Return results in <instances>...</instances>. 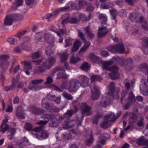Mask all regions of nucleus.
<instances>
[{"instance_id":"obj_24","label":"nucleus","mask_w":148,"mask_h":148,"mask_svg":"<svg viewBox=\"0 0 148 148\" xmlns=\"http://www.w3.org/2000/svg\"><path fill=\"white\" fill-rule=\"evenodd\" d=\"M80 60V59L79 58L77 57L76 58L74 56H72L70 59V62L71 63L74 64L77 63Z\"/></svg>"},{"instance_id":"obj_16","label":"nucleus","mask_w":148,"mask_h":148,"mask_svg":"<svg viewBox=\"0 0 148 148\" xmlns=\"http://www.w3.org/2000/svg\"><path fill=\"white\" fill-rule=\"evenodd\" d=\"M55 62V59L54 58H52L49 59L48 61V62L45 65L43 64L44 67L47 68H49V67L51 66Z\"/></svg>"},{"instance_id":"obj_20","label":"nucleus","mask_w":148,"mask_h":148,"mask_svg":"<svg viewBox=\"0 0 148 148\" xmlns=\"http://www.w3.org/2000/svg\"><path fill=\"white\" fill-rule=\"evenodd\" d=\"M16 130L14 129H12L10 130V131L9 132L10 133V134L8 135V138L10 139H12L13 138V135L15 133Z\"/></svg>"},{"instance_id":"obj_43","label":"nucleus","mask_w":148,"mask_h":148,"mask_svg":"<svg viewBox=\"0 0 148 148\" xmlns=\"http://www.w3.org/2000/svg\"><path fill=\"white\" fill-rule=\"evenodd\" d=\"M73 113V110L68 111L65 114V116H70Z\"/></svg>"},{"instance_id":"obj_60","label":"nucleus","mask_w":148,"mask_h":148,"mask_svg":"<svg viewBox=\"0 0 148 148\" xmlns=\"http://www.w3.org/2000/svg\"><path fill=\"white\" fill-rule=\"evenodd\" d=\"M14 51L17 53H19L20 52V49L18 47H16L15 48L14 50Z\"/></svg>"},{"instance_id":"obj_8","label":"nucleus","mask_w":148,"mask_h":148,"mask_svg":"<svg viewBox=\"0 0 148 148\" xmlns=\"http://www.w3.org/2000/svg\"><path fill=\"white\" fill-rule=\"evenodd\" d=\"M78 35L85 42V44L84 46L80 49L79 51L80 53H83L85 52L87 49L88 48L90 45V42H85L83 34L79 31L78 32Z\"/></svg>"},{"instance_id":"obj_58","label":"nucleus","mask_w":148,"mask_h":148,"mask_svg":"<svg viewBox=\"0 0 148 148\" xmlns=\"http://www.w3.org/2000/svg\"><path fill=\"white\" fill-rule=\"evenodd\" d=\"M137 100L139 101H142L143 100V98L140 96H138L136 97Z\"/></svg>"},{"instance_id":"obj_5","label":"nucleus","mask_w":148,"mask_h":148,"mask_svg":"<svg viewBox=\"0 0 148 148\" xmlns=\"http://www.w3.org/2000/svg\"><path fill=\"white\" fill-rule=\"evenodd\" d=\"M48 34H45L42 33L36 34L35 35L36 39L39 40L41 41H44L45 40H48L49 43L51 42L50 41H51V42H53L52 38L49 37L48 38Z\"/></svg>"},{"instance_id":"obj_18","label":"nucleus","mask_w":148,"mask_h":148,"mask_svg":"<svg viewBox=\"0 0 148 148\" xmlns=\"http://www.w3.org/2000/svg\"><path fill=\"white\" fill-rule=\"evenodd\" d=\"M74 85V86H72L71 87L69 88V90L71 92L75 91L76 90V89H77L78 88V86L79 84V82L78 81H76L75 83H72Z\"/></svg>"},{"instance_id":"obj_54","label":"nucleus","mask_w":148,"mask_h":148,"mask_svg":"<svg viewBox=\"0 0 148 148\" xmlns=\"http://www.w3.org/2000/svg\"><path fill=\"white\" fill-rule=\"evenodd\" d=\"M19 101V98L17 97H15L14 100V103L16 104L18 103Z\"/></svg>"},{"instance_id":"obj_47","label":"nucleus","mask_w":148,"mask_h":148,"mask_svg":"<svg viewBox=\"0 0 148 148\" xmlns=\"http://www.w3.org/2000/svg\"><path fill=\"white\" fill-rule=\"evenodd\" d=\"M9 58V56L6 55H2L0 56V60H6V59H8Z\"/></svg>"},{"instance_id":"obj_63","label":"nucleus","mask_w":148,"mask_h":148,"mask_svg":"<svg viewBox=\"0 0 148 148\" xmlns=\"http://www.w3.org/2000/svg\"><path fill=\"white\" fill-rule=\"evenodd\" d=\"M32 111H33L34 113L36 114H39L37 112H36L37 111H38V109L36 108H33V110H31Z\"/></svg>"},{"instance_id":"obj_23","label":"nucleus","mask_w":148,"mask_h":148,"mask_svg":"<svg viewBox=\"0 0 148 148\" xmlns=\"http://www.w3.org/2000/svg\"><path fill=\"white\" fill-rule=\"evenodd\" d=\"M23 3V0H16L14 4L13 7H17L21 5Z\"/></svg>"},{"instance_id":"obj_11","label":"nucleus","mask_w":148,"mask_h":148,"mask_svg":"<svg viewBox=\"0 0 148 148\" xmlns=\"http://www.w3.org/2000/svg\"><path fill=\"white\" fill-rule=\"evenodd\" d=\"M94 90H93L92 97L94 100L97 99L99 96L100 92L99 89L96 86L94 87Z\"/></svg>"},{"instance_id":"obj_25","label":"nucleus","mask_w":148,"mask_h":148,"mask_svg":"<svg viewBox=\"0 0 148 148\" xmlns=\"http://www.w3.org/2000/svg\"><path fill=\"white\" fill-rule=\"evenodd\" d=\"M91 79L92 82L96 80L100 81L101 80V78L99 76L94 75L91 77Z\"/></svg>"},{"instance_id":"obj_26","label":"nucleus","mask_w":148,"mask_h":148,"mask_svg":"<svg viewBox=\"0 0 148 148\" xmlns=\"http://www.w3.org/2000/svg\"><path fill=\"white\" fill-rule=\"evenodd\" d=\"M88 81V79L85 76H84L83 81V83L81 85L83 87H85L86 85L87 84V82Z\"/></svg>"},{"instance_id":"obj_13","label":"nucleus","mask_w":148,"mask_h":148,"mask_svg":"<svg viewBox=\"0 0 148 148\" xmlns=\"http://www.w3.org/2000/svg\"><path fill=\"white\" fill-rule=\"evenodd\" d=\"M43 81V80L42 79L32 81V83L29 86V88L31 89H36V88L34 87L35 86L34 85L41 83Z\"/></svg>"},{"instance_id":"obj_19","label":"nucleus","mask_w":148,"mask_h":148,"mask_svg":"<svg viewBox=\"0 0 148 148\" xmlns=\"http://www.w3.org/2000/svg\"><path fill=\"white\" fill-rule=\"evenodd\" d=\"M90 66L88 64L87 62H84L81 67L82 69L85 71L88 70L90 69Z\"/></svg>"},{"instance_id":"obj_30","label":"nucleus","mask_w":148,"mask_h":148,"mask_svg":"<svg viewBox=\"0 0 148 148\" xmlns=\"http://www.w3.org/2000/svg\"><path fill=\"white\" fill-rule=\"evenodd\" d=\"M40 55L37 52L34 53L32 55V57L33 59H36L40 57Z\"/></svg>"},{"instance_id":"obj_41","label":"nucleus","mask_w":148,"mask_h":148,"mask_svg":"<svg viewBox=\"0 0 148 148\" xmlns=\"http://www.w3.org/2000/svg\"><path fill=\"white\" fill-rule=\"evenodd\" d=\"M93 140V138L92 137L89 140H87L86 142V144L88 146H89L92 143Z\"/></svg>"},{"instance_id":"obj_40","label":"nucleus","mask_w":148,"mask_h":148,"mask_svg":"<svg viewBox=\"0 0 148 148\" xmlns=\"http://www.w3.org/2000/svg\"><path fill=\"white\" fill-rule=\"evenodd\" d=\"M63 95L64 97L68 99H71L72 98V97L71 95L67 93H65Z\"/></svg>"},{"instance_id":"obj_27","label":"nucleus","mask_w":148,"mask_h":148,"mask_svg":"<svg viewBox=\"0 0 148 148\" xmlns=\"http://www.w3.org/2000/svg\"><path fill=\"white\" fill-rule=\"evenodd\" d=\"M110 11L112 16V19H114L115 16L117 14L116 10L112 8V10H110Z\"/></svg>"},{"instance_id":"obj_2","label":"nucleus","mask_w":148,"mask_h":148,"mask_svg":"<svg viewBox=\"0 0 148 148\" xmlns=\"http://www.w3.org/2000/svg\"><path fill=\"white\" fill-rule=\"evenodd\" d=\"M23 18L22 16L17 14H12L7 15L4 21V24L6 25H11L15 20H20Z\"/></svg>"},{"instance_id":"obj_34","label":"nucleus","mask_w":148,"mask_h":148,"mask_svg":"<svg viewBox=\"0 0 148 148\" xmlns=\"http://www.w3.org/2000/svg\"><path fill=\"white\" fill-rule=\"evenodd\" d=\"M113 6L112 3H109V5L107 4H102L101 7L103 9H107L109 8L110 7Z\"/></svg>"},{"instance_id":"obj_64","label":"nucleus","mask_w":148,"mask_h":148,"mask_svg":"<svg viewBox=\"0 0 148 148\" xmlns=\"http://www.w3.org/2000/svg\"><path fill=\"white\" fill-rule=\"evenodd\" d=\"M144 42H145L146 46L148 47V38H146L144 40Z\"/></svg>"},{"instance_id":"obj_15","label":"nucleus","mask_w":148,"mask_h":148,"mask_svg":"<svg viewBox=\"0 0 148 148\" xmlns=\"http://www.w3.org/2000/svg\"><path fill=\"white\" fill-rule=\"evenodd\" d=\"M98 17L102 24H106L107 19V18L105 14H100L98 16Z\"/></svg>"},{"instance_id":"obj_9","label":"nucleus","mask_w":148,"mask_h":148,"mask_svg":"<svg viewBox=\"0 0 148 148\" xmlns=\"http://www.w3.org/2000/svg\"><path fill=\"white\" fill-rule=\"evenodd\" d=\"M9 117L8 116H6L3 120V123L0 127V131L2 132L3 133L5 132L8 129V126L6 124L7 122Z\"/></svg>"},{"instance_id":"obj_45","label":"nucleus","mask_w":148,"mask_h":148,"mask_svg":"<svg viewBox=\"0 0 148 148\" xmlns=\"http://www.w3.org/2000/svg\"><path fill=\"white\" fill-rule=\"evenodd\" d=\"M42 130V127L40 126L39 127H35L33 129V131L36 132H39Z\"/></svg>"},{"instance_id":"obj_39","label":"nucleus","mask_w":148,"mask_h":148,"mask_svg":"<svg viewBox=\"0 0 148 148\" xmlns=\"http://www.w3.org/2000/svg\"><path fill=\"white\" fill-rule=\"evenodd\" d=\"M45 51L46 54L47 55H50L52 54V52L51 50V48L49 47H48L46 49Z\"/></svg>"},{"instance_id":"obj_29","label":"nucleus","mask_w":148,"mask_h":148,"mask_svg":"<svg viewBox=\"0 0 148 148\" xmlns=\"http://www.w3.org/2000/svg\"><path fill=\"white\" fill-rule=\"evenodd\" d=\"M85 30L87 33L89 37L90 38H92L94 37V35L91 32H89L88 27L86 28Z\"/></svg>"},{"instance_id":"obj_46","label":"nucleus","mask_w":148,"mask_h":148,"mask_svg":"<svg viewBox=\"0 0 148 148\" xmlns=\"http://www.w3.org/2000/svg\"><path fill=\"white\" fill-rule=\"evenodd\" d=\"M68 57V56L67 55H63L61 56V60L62 61H64L66 60L67 59Z\"/></svg>"},{"instance_id":"obj_10","label":"nucleus","mask_w":148,"mask_h":148,"mask_svg":"<svg viewBox=\"0 0 148 148\" xmlns=\"http://www.w3.org/2000/svg\"><path fill=\"white\" fill-rule=\"evenodd\" d=\"M99 31L98 32L99 37H102L104 36L108 32V30L103 25L99 26Z\"/></svg>"},{"instance_id":"obj_32","label":"nucleus","mask_w":148,"mask_h":148,"mask_svg":"<svg viewBox=\"0 0 148 148\" xmlns=\"http://www.w3.org/2000/svg\"><path fill=\"white\" fill-rule=\"evenodd\" d=\"M47 136L48 135L47 133L46 132H43L42 134H41L40 137L38 136H37V137L38 138H42L45 139L47 137Z\"/></svg>"},{"instance_id":"obj_55","label":"nucleus","mask_w":148,"mask_h":148,"mask_svg":"<svg viewBox=\"0 0 148 148\" xmlns=\"http://www.w3.org/2000/svg\"><path fill=\"white\" fill-rule=\"evenodd\" d=\"M94 9V8L91 5H90L87 8V10L90 11H92Z\"/></svg>"},{"instance_id":"obj_1","label":"nucleus","mask_w":148,"mask_h":148,"mask_svg":"<svg viewBox=\"0 0 148 148\" xmlns=\"http://www.w3.org/2000/svg\"><path fill=\"white\" fill-rule=\"evenodd\" d=\"M121 114V112H119L115 116L112 112H110L107 116L105 117L104 121L101 124V127L106 128L108 126V123L109 121H114L119 118Z\"/></svg>"},{"instance_id":"obj_4","label":"nucleus","mask_w":148,"mask_h":148,"mask_svg":"<svg viewBox=\"0 0 148 148\" xmlns=\"http://www.w3.org/2000/svg\"><path fill=\"white\" fill-rule=\"evenodd\" d=\"M90 18V16L86 17L83 14H80L79 16V18L77 19L75 17H73L71 18H68L67 19L63 20L62 22V24H64L65 23L69 21L71 23H75L79 22L80 20L84 21L88 20Z\"/></svg>"},{"instance_id":"obj_7","label":"nucleus","mask_w":148,"mask_h":148,"mask_svg":"<svg viewBox=\"0 0 148 148\" xmlns=\"http://www.w3.org/2000/svg\"><path fill=\"white\" fill-rule=\"evenodd\" d=\"M112 63V62L111 61H108L107 62H103L102 63V64L103 66L104 69L109 70L113 74H114L117 72L118 68L116 66H114L113 67L109 69L108 68V67Z\"/></svg>"},{"instance_id":"obj_61","label":"nucleus","mask_w":148,"mask_h":148,"mask_svg":"<svg viewBox=\"0 0 148 148\" xmlns=\"http://www.w3.org/2000/svg\"><path fill=\"white\" fill-rule=\"evenodd\" d=\"M52 16V15L51 14H47L46 16V19H49Z\"/></svg>"},{"instance_id":"obj_21","label":"nucleus","mask_w":148,"mask_h":148,"mask_svg":"<svg viewBox=\"0 0 148 148\" xmlns=\"http://www.w3.org/2000/svg\"><path fill=\"white\" fill-rule=\"evenodd\" d=\"M68 8L66 7H63L59 9H58L56 10L54 12V14L55 15H57L59 13L60 11H64L67 10Z\"/></svg>"},{"instance_id":"obj_53","label":"nucleus","mask_w":148,"mask_h":148,"mask_svg":"<svg viewBox=\"0 0 148 148\" xmlns=\"http://www.w3.org/2000/svg\"><path fill=\"white\" fill-rule=\"evenodd\" d=\"M47 123V122L45 121H41L40 122H37V124H38L44 125L46 124Z\"/></svg>"},{"instance_id":"obj_48","label":"nucleus","mask_w":148,"mask_h":148,"mask_svg":"<svg viewBox=\"0 0 148 148\" xmlns=\"http://www.w3.org/2000/svg\"><path fill=\"white\" fill-rule=\"evenodd\" d=\"M56 33L58 36H61L63 34L64 32L62 29H60L57 31Z\"/></svg>"},{"instance_id":"obj_59","label":"nucleus","mask_w":148,"mask_h":148,"mask_svg":"<svg viewBox=\"0 0 148 148\" xmlns=\"http://www.w3.org/2000/svg\"><path fill=\"white\" fill-rule=\"evenodd\" d=\"M126 1H127L129 4H130L131 5L134 2V1L135 0H125Z\"/></svg>"},{"instance_id":"obj_6","label":"nucleus","mask_w":148,"mask_h":148,"mask_svg":"<svg viewBox=\"0 0 148 148\" xmlns=\"http://www.w3.org/2000/svg\"><path fill=\"white\" fill-rule=\"evenodd\" d=\"M108 49L110 51L114 53L118 52L120 53H123L125 51V49L123 45L113 46H110L108 47Z\"/></svg>"},{"instance_id":"obj_50","label":"nucleus","mask_w":148,"mask_h":148,"mask_svg":"<svg viewBox=\"0 0 148 148\" xmlns=\"http://www.w3.org/2000/svg\"><path fill=\"white\" fill-rule=\"evenodd\" d=\"M143 70H144L145 71H147L148 73V66L147 65L145 64L143 67Z\"/></svg>"},{"instance_id":"obj_51","label":"nucleus","mask_w":148,"mask_h":148,"mask_svg":"<svg viewBox=\"0 0 148 148\" xmlns=\"http://www.w3.org/2000/svg\"><path fill=\"white\" fill-rule=\"evenodd\" d=\"M53 81L52 78L50 77H48L47 79V84H49L51 83Z\"/></svg>"},{"instance_id":"obj_12","label":"nucleus","mask_w":148,"mask_h":148,"mask_svg":"<svg viewBox=\"0 0 148 148\" xmlns=\"http://www.w3.org/2000/svg\"><path fill=\"white\" fill-rule=\"evenodd\" d=\"M16 115L21 119H23L24 118V116L23 114V111L21 107H19L17 108Z\"/></svg>"},{"instance_id":"obj_49","label":"nucleus","mask_w":148,"mask_h":148,"mask_svg":"<svg viewBox=\"0 0 148 148\" xmlns=\"http://www.w3.org/2000/svg\"><path fill=\"white\" fill-rule=\"evenodd\" d=\"M101 55L103 56H106L108 55V53L106 51H103L101 53Z\"/></svg>"},{"instance_id":"obj_35","label":"nucleus","mask_w":148,"mask_h":148,"mask_svg":"<svg viewBox=\"0 0 148 148\" xmlns=\"http://www.w3.org/2000/svg\"><path fill=\"white\" fill-rule=\"evenodd\" d=\"M25 128L28 130H32V125L28 123L25 124Z\"/></svg>"},{"instance_id":"obj_3","label":"nucleus","mask_w":148,"mask_h":148,"mask_svg":"<svg viewBox=\"0 0 148 148\" xmlns=\"http://www.w3.org/2000/svg\"><path fill=\"white\" fill-rule=\"evenodd\" d=\"M113 98V96L112 94L105 93L101 98L100 104L101 106L106 107L109 105L112 101Z\"/></svg>"},{"instance_id":"obj_28","label":"nucleus","mask_w":148,"mask_h":148,"mask_svg":"<svg viewBox=\"0 0 148 148\" xmlns=\"http://www.w3.org/2000/svg\"><path fill=\"white\" fill-rule=\"evenodd\" d=\"M25 32L26 31L25 30L19 31L17 33L16 35V36L18 38L21 37L24 34Z\"/></svg>"},{"instance_id":"obj_17","label":"nucleus","mask_w":148,"mask_h":148,"mask_svg":"<svg viewBox=\"0 0 148 148\" xmlns=\"http://www.w3.org/2000/svg\"><path fill=\"white\" fill-rule=\"evenodd\" d=\"M136 143L139 145H146L148 146V140H144L143 137L138 140Z\"/></svg>"},{"instance_id":"obj_56","label":"nucleus","mask_w":148,"mask_h":148,"mask_svg":"<svg viewBox=\"0 0 148 148\" xmlns=\"http://www.w3.org/2000/svg\"><path fill=\"white\" fill-rule=\"evenodd\" d=\"M19 69V65H18L14 69L13 72L14 73H16L18 71Z\"/></svg>"},{"instance_id":"obj_52","label":"nucleus","mask_w":148,"mask_h":148,"mask_svg":"<svg viewBox=\"0 0 148 148\" xmlns=\"http://www.w3.org/2000/svg\"><path fill=\"white\" fill-rule=\"evenodd\" d=\"M137 125L139 127L142 126L143 125V123L142 120L139 121L137 123Z\"/></svg>"},{"instance_id":"obj_31","label":"nucleus","mask_w":148,"mask_h":148,"mask_svg":"<svg viewBox=\"0 0 148 148\" xmlns=\"http://www.w3.org/2000/svg\"><path fill=\"white\" fill-rule=\"evenodd\" d=\"M65 47H68L71 45L72 43V40L71 38H69L65 40Z\"/></svg>"},{"instance_id":"obj_62","label":"nucleus","mask_w":148,"mask_h":148,"mask_svg":"<svg viewBox=\"0 0 148 148\" xmlns=\"http://www.w3.org/2000/svg\"><path fill=\"white\" fill-rule=\"evenodd\" d=\"M129 147V145L127 144H124L121 148H128Z\"/></svg>"},{"instance_id":"obj_57","label":"nucleus","mask_w":148,"mask_h":148,"mask_svg":"<svg viewBox=\"0 0 148 148\" xmlns=\"http://www.w3.org/2000/svg\"><path fill=\"white\" fill-rule=\"evenodd\" d=\"M143 94L145 95H148V87L143 92Z\"/></svg>"},{"instance_id":"obj_14","label":"nucleus","mask_w":148,"mask_h":148,"mask_svg":"<svg viewBox=\"0 0 148 148\" xmlns=\"http://www.w3.org/2000/svg\"><path fill=\"white\" fill-rule=\"evenodd\" d=\"M81 45V42L79 40H76L73 44V46L72 49L73 52L76 51Z\"/></svg>"},{"instance_id":"obj_44","label":"nucleus","mask_w":148,"mask_h":148,"mask_svg":"<svg viewBox=\"0 0 148 148\" xmlns=\"http://www.w3.org/2000/svg\"><path fill=\"white\" fill-rule=\"evenodd\" d=\"M13 110L12 106V105L9 106L6 110V111L8 112H12Z\"/></svg>"},{"instance_id":"obj_42","label":"nucleus","mask_w":148,"mask_h":148,"mask_svg":"<svg viewBox=\"0 0 148 148\" xmlns=\"http://www.w3.org/2000/svg\"><path fill=\"white\" fill-rule=\"evenodd\" d=\"M68 8L70 9H73L75 8V4L74 3H69Z\"/></svg>"},{"instance_id":"obj_37","label":"nucleus","mask_w":148,"mask_h":148,"mask_svg":"<svg viewBox=\"0 0 148 148\" xmlns=\"http://www.w3.org/2000/svg\"><path fill=\"white\" fill-rule=\"evenodd\" d=\"M90 58H91L92 60L93 61L97 62V61L99 60V58L93 54L90 55Z\"/></svg>"},{"instance_id":"obj_33","label":"nucleus","mask_w":148,"mask_h":148,"mask_svg":"<svg viewBox=\"0 0 148 148\" xmlns=\"http://www.w3.org/2000/svg\"><path fill=\"white\" fill-rule=\"evenodd\" d=\"M8 41L10 43L12 44H14L16 42L17 40L14 38H10L8 39Z\"/></svg>"},{"instance_id":"obj_36","label":"nucleus","mask_w":148,"mask_h":148,"mask_svg":"<svg viewBox=\"0 0 148 148\" xmlns=\"http://www.w3.org/2000/svg\"><path fill=\"white\" fill-rule=\"evenodd\" d=\"M83 108L84 109V111L85 112H88L90 110V107L87 106L86 103H83Z\"/></svg>"},{"instance_id":"obj_38","label":"nucleus","mask_w":148,"mask_h":148,"mask_svg":"<svg viewBox=\"0 0 148 148\" xmlns=\"http://www.w3.org/2000/svg\"><path fill=\"white\" fill-rule=\"evenodd\" d=\"M26 4L28 5H33L35 4L34 0H25Z\"/></svg>"},{"instance_id":"obj_22","label":"nucleus","mask_w":148,"mask_h":148,"mask_svg":"<svg viewBox=\"0 0 148 148\" xmlns=\"http://www.w3.org/2000/svg\"><path fill=\"white\" fill-rule=\"evenodd\" d=\"M22 64L24 65V67L25 69H30L32 68L30 64L28 62L24 61L22 62Z\"/></svg>"}]
</instances>
